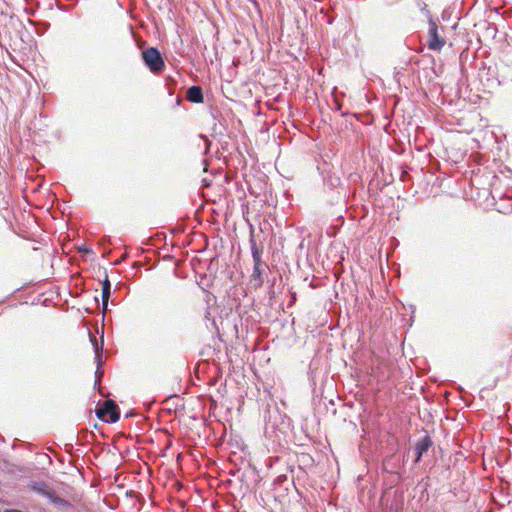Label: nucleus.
<instances>
[{
    "label": "nucleus",
    "mask_w": 512,
    "mask_h": 512,
    "mask_svg": "<svg viewBox=\"0 0 512 512\" xmlns=\"http://www.w3.org/2000/svg\"><path fill=\"white\" fill-rule=\"evenodd\" d=\"M93 345H94V349H95V354H96L95 358H96V362H97V369L95 372V387L100 388V382H101V378L103 376V371L100 370V366L102 365V356H101L102 346L101 347L98 346L96 339H94Z\"/></svg>",
    "instance_id": "obj_5"
},
{
    "label": "nucleus",
    "mask_w": 512,
    "mask_h": 512,
    "mask_svg": "<svg viewBox=\"0 0 512 512\" xmlns=\"http://www.w3.org/2000/svg\"><path fill=\"white\" fill-rule=\"evenodd\" d=\"M47 499L51 504H53L58 509L66 510L72 507L69 501L59 497L54 490L52 491V493H49Z\"/></svg>",
    "instance_id": "obj_7"
},
{
    "label": "nucleus",
    "mask_w": 512,
    "mask_h": 512,
    "mask_svg": "<svg viewBox=\"0 0 512 512\" xmlns=\"http://www.w3.org/2000/svg\"><path fill=\"white\" fill-rule=\"evenodd\" d=\"M111 294V283L108 279V276L105 277L102 282V303L104 310L107 309L108 300Z\"/></svg>",
    "instance_id": "obj_8"
},
{
    "label": "nucleus",
    "mask_w": 512,
    "mask_h": 512,
    "mask_svg": "<svg viewBox=\"0 0 512 512\" xmlns=\"http://www.w3.org/2000/svg\"><path fill=\"white\" fill-rule=\"evenodd\" d=\"M433 442L429 436L423 437L420 441H418L415 445V463H418L422 455L429 450V448L432 446Z\"/></svg>",
    "instance_id": "obj_4"
},
{
    "label": "nucleus",
    "mask_w": 512,
    "mask_h": 512,
    "mask_svg": "<svg viewBox=\"0 0 512 512\" xmlns=\"http://www.w3.org/2000/svg\"><path fill=\"white\" fill-rule=\"evenodd\" d=\"M250 244H251V253H252L253 262H254V264H257L258 262H261L262 250H260L257 247V244H256L255 240L253 239V237L250 239Z\"/></svg>",
    "instance_id": "obj_11"
},
{
    "label": "nucleus",
    "mask_w": 512,
    "mask_h": 512,
    "mask_svg": "<svg viewBox=\"0 0 512 512\" xmlns=\"http://www.w3.org/2000/svg\"><path fill=\"white\" fill-rule=\"evenodd\" d=\"M142 58L145 65L152 73H160L165 67L161 53L155 47H149L144 50L142 52Z\"/></svg>",
    "instance_id": "obj_1"
},
{
    "label": "nucleus",
    "mask_w": 512,
    "mask_h": 512,
    "mask_svg": "<svg viewBox=\"0 0 512 512\" xmlns=\"http://www.w3.org/2000/svg\"><path fill=\"white\" fill-rule=\"evenodd\" d=\"M96 415L103 422L115 423L120 418V411L114 401L107 400L96 409Z\"/></svg>",
    "instance_id": "obj_2"
},
{
    "label": "nucleus",
    "mask_w": 512,
    "mask_h": 512,
    "mask_svg": "<svg viewBox=\"0 0 512 512\" xmlns=\"http://www.w3.org/2000/svg\"><path fill=\"white\" fill-rule=\"evenodd\" d=\"M186 97L192 103H202L204 100L203 92L200 86H191L188 88Z\"/></svg>",
    "instance_id": "obj_6"
},
{
    "label": "nucleus",
    "mask_w": 512,
    "mask_h": 512,
    "mask_svg": "<svg viewBox=\"0 0 512 512\" xmlns=\"http://www.w3.org/2000/svg\"><path fill=\"white\" fill-rule=\"evenodd\" d=\"M429 30H428V41L427 46L430 50L440 51L446 44L445 37L440 34L437 23L429 18Z\"/></svg>",
    "instance_id": "obj_3"
},
{
    "label": "nucleus",
    "mask_w": 512,
    "mask_h": 512,
    "mask_svg": "<svg viewBox=\"0 0 512 512\" xmlns=\"http://www.w3.org/2000/svg\"><path fill=\"white\" fill-rule=\"evenodd\" d=\"M261 262L254 264L253 273L251 275L252 281L256 282V286L263 284Z\"/></svg>",
    "instance_id": "obj_9"
},
{
    "label": "nucleus",
    "mask_w": 512,
    "mask_h": 512,
    "mask_svg": "<svg viewBox=\"0 0 512 512\" xmlns=\"http://www.w3.org/2000/svg\"><path fill=\"white\" fill-rule=\"evenodd\" d=\"M32 488L41 494L42 496L48 498L49 493H52V489L48 488L47 485L43 482H36L32 485Z\"/></svg>",
    "instance_id": "obj_10"
}]
</instances>
